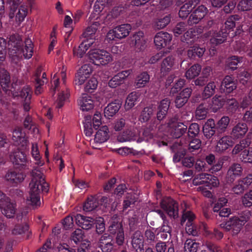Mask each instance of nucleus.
<instances>
[{
    "instance_id": "1",
    "label": "nucleus",
    "mask_w": 252,
    "mask_h": 252,
    "mask_svg": "<svg viewBox=\"0 0 252 252\" xmlns=\"http://www.w3.org/2000/svg\"><path fill=\"white\" fill-rule=\"evenodd\" d=\"M31 181L29 184V194L26 198L27 205L32 207L39 206L41 190L47 192L48 184L45 181L43 173L38 168L33 169L31 173Z\"/></svg>"
},
{
    "instance_id": "2",
    "label": "nucleus",
    "mask_w": 252,
    "mask_h": 252,
    "mask_svg": "<svg viewBox=\"0 0 252 252\" xmlns=\"http://www.w3.org/2000/svg\"><path fill=\"white\" fill-rule=\"evenodd\" d=\"M8 46L9 57L15 63H17L23 56L25 59H29L32 56L33 44L30 39L25 40L24 46L18 35H11L9 38Z\"/></svg>"
},
{
    "instance_id": "3",
    "label": "nucleus",
    "mask_w": 252,
    "mask_h": 252,
    "mask_svg": "<svg viewBox=\"0 0 252 252\" xmlns=\"http://www.w3.org/2000/svg\"><path fill=\"white\" fill-rule=\"evenodd\" d=\"M58 71H56L54 75L52 82L55 89H56L59 84V77L61 76L63 81V84L60 87L58 94V98L56 100V106L60 108L63 106L64 103L69 96L68 89L65 86V79L66 76V67L63 63H60L58 65Z\"/></svg>"
},
{
    "instance_id": "4",
    "label": "nucleus",
    "mask_w": 252,
    "mask_h": 252,
    "mask_svg": "<svg viewBox=\"0 0 252 252\" xmlns=\"http://www.w3.org/2000/svg\"><path fill=\"white\" fill-rule=\"evenodd\" d=\"M240 19V17L237 15L231 16L226 19L224 23L225 32H223L222 30L217 32H210V33L212 35L210 40L212 46L214 47L224 42L226 40L229 32L233 31L235 27L236 22Z\"/></svg>"
},
{
    "instance_id": "5",
    "label": "nucleus",
    "mask_w": 252,
    "mask_h": 252,
    "mask_svg": "<svg viewBox=\"0 0 252 252\" xmlns=\"http://www.w3.org/2000/svg\"><path fill=\"white\" fill-rule=\"evenodd\" d=\"M250 216V211H244L240 215L239 218L232 217L226 222L222 223L220 226L225 231H231L233 235H237L240 231L242 226L249 220Z\"/></svg>"
},
{
    "instance_id": "6",
    "label": "nucleus",
    "mask_w": 252,
    "mask_h": 252,
    "mask_svg": "<svg viewBox=\"0 0 252 252\" xmlns=\"http://www.w3.org/2000/svg\"><path fill=\"white\" fill-rule=\"evenodd\" d=\"M88 56L91 62L97 66H105L113 61L111 54L103 49H91L88 53Z\"/></svg>"
},
{
    "instance_id": "7",
    "label": "nucleus",
    "mask_w": 252,
    "mask_h": 252,
    "mask_svg": "<svg viewBox=\"0 0 252 252\" xmlns=\"http://www.w3.org/2000/svg\"><path fill=\"white\" fill-rule=\"evenodd\" d=\"M131 30L130 25L122 24L110 30L106 35V39L109 41H117L128 36Z\"/></svg>"
},
{
    "instance_id": "8",
    "label": "nucleus",
    "mask_w": 252,
    "mask_h": 252,
    "mask_svg": "<svg viewBox=\"0 0 252 252\" xmlns=\"http://www.w3.org/2000/svg\"><path fill=\"white\" fill-rule=\"evenodd\" d=\"M187 126L183 123L178 122L176 119L169 121L165 132L166 134L175 138L182 136L187 131Z\"/></svg>"
},
{
    "instance_id": "9",
    "label": "nucleus",
    "mask_w": 252,
    "mask_h": 252,
    "mask_svg": "<svg viewBox=\"0 0 252 252\" xmlns=\"http://www.w3.org/2000/svg\"><path fill=\"white\" fill-rule=\"evenodd\" d=\"M206 181L204 185L197 188V190L201 192L204 196L210 198L212 195L209 189L217 187L219 184V181L216 177L209 174L207 175Z\"/></svg>"
},
{
    "instance_id": "10",
    "label": "nucleus",
    "mask_w": 252,
    "mask_h": 252,
    "mask_svg": "<svg viewBox=\"0 0 252 252\" xmlns=\"http://www.w3.org/2000/svg\"><path fill=\"white\" fill-rule=\"evenodd\" d=\"M172 36L167 32H158L154 37V43L157 48L161 49L164 48L169 49Z\"/></svg>"
},
{
    "instance_id": "11",
    "label": "nucleus",
    "mask_w": 252,
    "mask_h": 252,
    "mask_svg": "<svg viewBox=\"0 0 252 252\" xmlns=\"http://www.w3.org/2000/svg\"><path fill=\"white\" fill-rule=\"evenodd\" d=\"M25 178L26 175L24 173L14 170H8L4 177L5 181L13 186L22 183Z\"/></svg>"
},
{
    "instance_id": "12",
    "label": "nucleus",
    "mask_w": 252,
    "mask_h": 252,
    "mask_svg": "<svg viewBox=\"0 0 252 252\" xmlns=\"http://www.w3.org/2000/svg\"><path fill=\"white\" fill-rule=\"evenodd\" d=\"M161 208L170 217L175 218L178 216V205L171 198H164L161 202Z\"/></svg>"
},
{
    "instance_id": "13",
    "label": "nucleus",
    "mask_w": 252,
    "mask_h": 252,
    "mask_svg": "<svg viewBox=\"0 0 252 252\" xmlns=\"http://www.w3.org/2000/svg\"><path fill=\"white\" fill-rule=\"evenodd\" d=\"M109 232L116 235V242L119 246L122 245L125 242V235L122 225L119 222H114L109 227Z\"/></svg>"
},
{
    "instance_id": "14",
    "label": "nucleus",
    "mask_w": 252,
    "mask_h": 252,
    "mask_svg": "<svg viewBox=\"0 0 252 252\" xmlns=\"http://www.w3.org/2000/svg\"><path fill=\"white\" fill-rule=\"evenodd\" d=\"M92 72V68L90 64H85L78 70L75 78L76 85H81L88 80Z\"/></svg>"
},
{
    "instance_id": "15",
    "label": "nucleus",
    "mask_w": 252,
    "mask_h": 252,
    "mask_svg": "<svg viewBox=\"0 0 252 252\" xmlns=\"http://www.w3.org/2000/svg\"><path fill=\"white\" fill-rule=\"evenodd\" d=\"M31 93V89L28 86L24 87L21 91L19 93L16 92L12 93V95L14 97L20 96L22 99L24 100L23 107L25 111H29L31 108L30 105Z\"/></svg>"
},
{
    "instance_id": "16",
    "label": "nucleus",
    "mask_w": 252,
    "mask_h": 252,
    "mask_svg": "<svg viewBox=\"0 0 252 252\" xmlns=\"http://www.w3.org/2000/svg\"><path fill=\"white\" fill-rule=\"evenodd\" d=\"M94 98L87 94H83L78 99V104L80 110L89 111L94 106Z\"/></svg>"
},
{
    "instance_id": "17",
    "label": "nucleus",
    "mask_w": 252,
    "mask_h": 252,
    "mask_svg": "<svg viewBox=\"0 0 252 252\" xmlns=\"http://www.w3.org/2000/svg\"><path fill=\"white\" fill-rule=\"evenodd\" d=\"M208 12V9L204 5H200L192 13L188 20L189 25L198 23Z\"/></svg>"
},
{
    "instance_id": "18",
    "label": "nucleus",
    "mask_w": 252,
    "mask_h": 252,
    "mask_svg": "<svg viewBox=\"0 0 252 252\" xmlns=\"http://www.w3.org/2000/svg\"><path fill=\"white\" fill-rule=\"evenodd\" d=\"M234 144V139L229 135L223 136L218 141L215 148L216 151L222 153L232 147Z\"/></svg>"
},
{
    "instance_id": "19",
    "label": "nucleus",
    "mask_w": 252,
    "mask_h": 252,
    "mask_svg": "<svg viewBox=\"0 0 252 252\" xmlns=\"http://www.w3.org/2000/svg\"><path fill=\"white\" fill-rule=\"evenodd\" d=\"M178 65V59L176 56H168L163 60L161 66V72L165 74Z\"/></svg>"
},
{
    "instance_id": "20",
    "label": "nucleus",
    "mask_w": 252,
    "mask_h": 252,
    "mask_svg": "<svg viewBox=\"0 0 252 252\" xmlns=\"http://www.w3.org/2000/svg\"><path fill=\"white\" fill-rule=\"evenodd\" d=\"M10 159L13 164L21 167L26 166L27 163H28L26 156L22 152L18 150L10 154Z\"/></svg>"
},
{
    "instance_id": "21",
    "label": "nucleus",
    "mask_w": 252,
    "mask_h": 252,
    "mask_svg": "<svg viewBox=\"0 0 252 252\" xmlns=\"http://www.w3.org/2000/svg\"><path fill=\"white\" fill-rule=\"evenodd\" d=\"M76 223L84 229L88 230L92 228L94 224V219L77 214L75 216Z\"/></svg>"
},
{
    "instance_id": "22",
    "label": "nucleus",
    "mask_w": 252,
    "mask_h": 252,
    "mask_svg": "<svg viewBox=\"0 0 252 252\" xmlns=\"http://www.w3.org/2000/svg\"><path fill=\"white\" fill-rule=\"evenodd\" d=\"M121 106L122 101L120 100H115L109 103L104 109L105 117L109 119L113 117L118 112Z\"/></svg>"
},
{
    "instance_id": "23",
    "label": "nucleus",
    "mask_w": 252,
    "mask_h": 252,
    "mask_svg": "<svg viewBox=\"0 0 252 252\" xmlns=\"http://www.w3.org/2000/svg\"><path fill=\"white\" fill-rule=\"evenodd\" d=\"M109 137V129L107 126H104L96 132L94 139L91 142L92 144H101L106 142Z\"/></svg>"
},
{
    "instance_id": "24",
    "label": "nucleus",
    "mask_w": 252,
    "mask_h": 252,
    "mask_svg": "<svg viewBox=\"0 0 252 252\" xmlns=\"http://www.w3.org/2000/svg\"><path fill=\"white\" fill-rule=\"evenodd\" d=\"M0 209L2 213L7 218H11L14 217L16 213V205L11 202L8 197L7 201H4V203L0 206Z\"/></svg>"
},
{
    "instance_id": "25",
    "label": "nucleus",
    "mask_w": 252,
    "mask_h": 252,
    "mask_svg": "<svg viewBox=\"0 0 252 252\" xmlns=\"http://www.w3.org/2000/svg\"><path fill=\"white\" fill-rule=\"evenodd\" d=\"M192 92L191 88H187L184 89L176 97L175 103L177 108H181L188 101Z\"/></svg>"
},
{
    "instance_id": "26",
    "label": "nucleus",
    "mask_w": 252,
    "mask_h": 252,
    "mask_svg": "<svg viewBox=\"0 0 252 252\" xmlns=\"http://www.w3.org/2000/svg\"><path fill=\"white\" fill-rule=\"evenodd\" d=\"M242 168L240 164L234 163L232 164L227 171L226 178L229 183L233 182L238 177L242 174Z\"/></svg>"
},
{
    "instance_id": "27",
    "label": "nucleus",
    "mask_w": 252,
    "mask_h": 252,
    "mask_svg": "<svg viewBox=\"0 0 252 252\" xmlns=\"http://www.w3.org/2000/svg\"><path fill=\"white\" fill-rule=\"evenodd\" d=\"M146 41L144 39V33L139 31L134 34L132 37L131 45L137 50L141 51L145 48Z\"/></svg>"
},
{
    "instance_id": "28",
    "label": "nucleus",
    "mask_w": 252,
    "mask_h": 252,
    "mask_svg": "<svg viewBox=\"0 0 252 252\" xmlns=\"http://www.w3.org/2000/svg\"><path fill=\"white\" fill-rule=\"evenodd\" d=\"M93 44V39L91 40H85L83 41L77 48L73 49L74 56L81 58L85 54L89 48Z\"/></svg>"
},
{
    "instance_id": "29",
    "label": "nucleus",
    "mask_w": 252,
    "mask_h": 252,
    "mask_svg": "<svg viewBox=\"0 0 252 252\" xmlns=\"http://www.w3.org/2000/svg\"><path fill=\"white\" fill-rule=\"evenodd\" d=\"M132 245L136 252H144V240L140 232H136L132 239Z\"/></svg>"
},
{
    "instance_id": "30",
    "label": "nucleus",
    "mask_w": 252,
    "mask_h": 252,
    "mask_svg": "<svg viewBox=\"0 0 252 252\" xmlns=\"http://www.w3.org/2000/svg\"><path fill=\"white\" fill-rule=\"evenodd\" d=\"M109 235L105 234L99 239L98 247L103 252H110L113 249V244L111 243Z\"/></svg>"
},
{
    "instance_id": "31",
    "label": "nucleus",
    "mask_w": 252,
    "mask_h": 252,
    "mask_svg": "<svg viewBox=\"0 0 252 252\" xmlns=\"http://www.w3.org/2000/svg\"><path fill=\"white\" fill-rule=\"evenodd\" d=\"M216 125L213 119H210L207 121L203 127L204 136L207 138H211L215 133Z\"/></svg>"
},
{
    "instance_id": "32",
    "label": "nucleus",
    "mask_w": 252,
    "mask_h": 252,
    "mask_svg": "<svg viewBox=\"0 0 252 252\" xmlns=\"http://www.w3.org/2000/svg\"><path fill=\"white\" fill-rule=\"evenodd\" d=\"M12 140L16 144H21L22 146L27 144V139L25 138V134L22 132V128L17 127L12 132Z\"/></svg>"
},
{
    "instance_id": "33",
    "label": "nucleus",
    "mask_w": 252,
    "mask_h": 252,
    "mask_svg": "<svg viewBox=\"0 0 252 252\" xmlns=\"http://www.w3.org/2000/svg\"><path fill=\"white\" fill-rule=\"evenodd\" d=\"M221 87L224 92L230 93L236 88V85L234 79L230 76H227L223 79Z\"/></svg>"
},
{
    "instance_id": "34",
    "label": "nucleus",
    "mask_w": 252,
    "mask_h": 252,
    "mask_svg": "<svg viewBox=\"0 0 252 252\" xmlns=\"http://www.w3.org/2000/svg\"><path fill=\"white\" fill-rule=\"evenodd\" d=\"M140 94L138 93L133 92L130 93L127 96L124 105L126 110H130L139 100Z\"/></svg>"
},
{
    "instance_id": "35",
    "label": "nucleus",
    "mask_w": 252,
    "mask_h": 252,
    "mask_svg": "<svg viewBox=\"0 0 252 252\" xmlns=\"http://www.w3.org/2000/svg\"><path fill=\"white\" fill-rule=\"evenodd\" d=\"M248 129V126L245 123H238L232 129L231 135L234 138H239L245 135Z\"/></svg>"
},
{
    "instance_id": "36",
    "label": "nucleus",
    "mask_w": 252,
    "mask_h": 252,
    "mask_svg": "<svg viewBox=\"0 0 252 252\" xmlns=\"http://www.w3.org/2000/svg\"><path fill=\"white\" fill-rule=\"evenodd\" d=\"M99 24L97 22L94 23L91 26L87 28L83 33V36L86 38V40H91L93 39V43L94 41V34L96 32Z\"/></svg>"
},
{
    "instance_id": "37",
    "label": "nucleus",
    "mask_w": 252,
    "mask_h": 252,
    "mask_svg": "<svg viewBox=\"0 0 252 252\" xmlns=\"http://www.w3.org/2000/svg\"><path fill=\"white\" fill-rule=\"evenodd\" d=\"M170 20V15H166L163 18H158L154 21L153 27L156 30H161L168 25Z\"/></svg>"
},
{
    "instance_id": "38",
    "label": "nucleus",
    "mask_w": 252,
    "mask_h": 252,
    "mask_svg": "<svg viewBox=\"0 0 252 252\" xmlns=\"http://www.w3.org/2000/svg\"><path fill=\"white\" fill-rule=\"evenodd\" d=\"M0 84L3 90L7 92L10 85V76L5 70H0Z\"/></svg>"
},
{
    "instance_id": "39",
    "label": "nucleus",
    "mask_w": 252,
    "mask_h": 252,
    "mask_svg": "<svg viewBox=\"0 0 252 252\" xmlns=\"http://www.w3.org/2000/svg\"><path fill=\"white\" fill-rule=\"evenodd\" d=\"M149 75L147 72H142L136 78L135 86L137 88L143 87L149 82Z\"/></svg>"
},
{
    "instance_id": "40",
    "label": "nucleus",
    "mask_w": 252,
    "mask_h": 252,
    "mask_svg": "<svg viewBox=\"0 0 252 252\" xmlns=\"http://www.w3.org/2000/svg\"><path fill=\"white\" fill-rule=\"evenodd\" d=\"M216 85L215 82H209L205 87L202 93V97L207 99L212 96L215 93Z\"/></svg>"
},
{
    "instance_id": "41",
    "label": "nucleus",
    "mask_w": 252,
    "mask_h": 252,
    "mask_svg": "<svg viewBox=\"0 0 252 252\" xmlns=\"http://www.w3.org/2000/svg\"><path fill=\"white\" fill-rule=\"evenodd\" d=\"M98 205L97 199L95 197L90 196L83 206V210L86 212L92 211L95 209Z\"/></svg>"
},
{
    "instance_id": "42",
    "label": "nucleus",
    "mask_w": 252,
    "mask_h": 252,
    "mask_svg": "<svg viewBox=\"0 0 252 252\" xmlns=\"http://www.w3.org/2000/svg\"><path fill=\"white\" fill-rule=\"evenodd\" d=\"M199 244L192 239H187L184 244V252H196Z\"/></svg>"
},
{
    "instance_id": "43",
    "label": "nucleus",
    "mask_w": 252,
    "mask_h": 252,
    "mask_svg": "<svg viewBox=\"0 0 252 252\" xmlns=\"http://www.w3.org/2000/svg\"><path fill=\"white\" fill-rule=\"evenodd\" d=\"M201 67L199 64H194L191 66L186 72L187 79H191L197 76L200 73Z\"/></svg>"
},
{
    "instance_id": "44",
    "label": "nucleus",
    "mask_w": 252,
    "mask_h": 252,
    "mask_svg": "<svg viewBox=\"0 0 252 252\" xmlns=\"http://www.w3.org/2000/svg\"><path fill=\"white\" fill-rule=\"evenodd\" d=\"M155 110V107L153 106L145 107L141 112L139 121L141 122H146L148 121L153 114Z\"/></svg>"
},
{
    "instance_id": "45",
    "label": "nucleus",
    "mask_w": 252,
    "mask_h": 252,
    "mask_svg": "<svg viewBox=\"0 0 252 252\" xmlns=\"http://www.w3.org/2000/svg\"><path fill=\"white\" fill-rule=\"evenodd\" d=\"M230 119L227 116L222 117L217 123L216 128L220 132H224L229 124Z\"/></svg>"
},
{
    "instance_id": "46",
    "label": "nucleus",
    "mask_w": 252,
    "mask_h": 252,
    "mask_svg": "<svg viewBox=\"0 0 252 252\" xmlns=\"http://www.w3.org/2000/svg\"><path fill=\"white\" fill-rule=\"evenodd\" d=\"M192 1H189L184 4L180 8L179 12V15L182 18H185L192 9Z\"/></svg>"
},
{
    "instance_id": "47",
    "label": "nucleus",
    "mask_w": 252,
    "mask_h": 252,
    "mask_svg": "<svg viewBox=\"0 0 252 252\" xmlns=\"http://www.w3.org/2000/svg\"><path fill=\"white\" fill-rule=\"evenodd\" d=\"M31 155L35 161V163L37 165L42 166L43 164V162L40 160L41 156L40 155L38 145L36 143L32 144Z\"/></svg>"
},
{
    "instance_id": "48",
    "label": "nucleus",
    "mask_w": 252,
    "mask_h": 252,
    "mask_svg": "<svg viewBox=\"0 0 252 252\" xmlns=\"http://www.w3.org/2000/svg\"><path fill=\"white\" fill-rule=\"evenodd\" d=\"M72 20L71 18L68 16L66 15L64 17V27L65 28V32H66V34H67L66 36L65 37V41H66L68 37L70 35V34L71 33L72 31H73V27L72 26Z\"/></svg>"
},
{
    "instance_id": "49",
    "label": "nucleus",
    "mask_w": 252,
    "mask_h": 252,
    "mask_svg": "<svg viewBox=\"0 0 252 252\" xmlns=\"http://www.w3.org/2000/svg\"><path fill=\"white\" fill-rule=\"evenodd\" d=\"M224 104V101L220 96L216 95L213 98L212 104L210 108L213 112H216Z\"/></svg>"
},
{
    "instance_id": "50",
    "label": "nucleus",
    "mask_w": 252,
    "mask_h": 252,
    "mask_svg": "<svg viewBox=\"0 0 252 252\" xmlns=\"http://www.w3.org/2000/svg\"><path fill=\"white\" fill-rule=\"evenodd\" d=\"M240 159L244 163H252V148L245 149L241 152Z\"/></svg>"
},
{
    "instance_id": "51",
    "label": "nucleus",
    "mask_w": 252,
    "mask_h": 252,
    "mask_svg": "<svg viewBox=\"0 0 252 252\" xmlns=\"http://www.w3.org/2000/svg\"><path fill=\"white\" fill-rule=\"evenodd\" d=\"M251 141L247 139L241 140L240 143L234 147L232 150L233 154L236 155L244 149L250 146Z\"/></svg>"
},
{
    "instance_id": "52",
    "label": "nucleus",
    "mask_w": 252,
    "mask_h": 252,
    "mask_svg": "<svg viewBox=\"0 0 252 252\" xmlns=\"http://www.w3.org/2000/svg\"><path fill=\"white\" fill-rule=\"evenodd\" d=\"M237 8L241 11H250L252 9V0H241L237 5Z\"/></svg>"
},
{
    "instance_id": "53",
    "label": "nucleus",
    "mask_w": 252,
    "mask_h": 252,
    "mask_svg": "<svg viewBox=\"0 0 252 252\" xmlns=\"http://www.w3.org/2000/svg\"><path fill=\"white\" fill-rule=\"evenodd\" d=\"M205 51V50L204 48H200L198 47H191L188 50V55L189 58H192L195 55L198 57H201L204 54Z\"/></svg>"
},
{
    "instance_id": "54",
    "label": "nucleus",
    "mask_w": 252,
    "mask_h": 252,
    "mask_svg": "<svg viewBox=\"0 0 252 252\" xmlns=\"http://www.w3.org/2000/svg\"><path fill=\"white\" fill-rule=\"evenodd\" d=\"M84 132L86 136H91L93 132V129L91 123V117L87 116L85 118L84 122Z\"/></svg>"
},
{
    "instance_id": "55",
    "label": "nucleus",
    "mask_w": 252,
    "mask_h": 252,
    "mask_svg": "<svg viewBox=\"0 0 252 252\" xmlns=\"http://www.w3.org/2000/svg\"><path fill=\"white\" fill-rule=\"evenodd\" d=\"M28 12L26 6L22 5L19 8L16 14V20L19 23H21L25 19Z\"/></svg>"
},
{
    "instance_id": "56",
    "label": "nucleus",
    "mask_w": 252,
    "mask_h": 252,
    "mask_svg": "<svg viewBox=\"0 0 252 252\" xmlns=\"http://www.w3.org/2000/svg\"><path fill=\"white\" fill-rule=\"evenodd\" d=\"M84 234L83 231L80 229H76L71 236V239L74 242L75 244L82 242V243H86V240L83 239Z\"/></svg>"
},
{
    "instance_id": "57",
    "label": "nucleus",
    "mask_w": 252,
    "mask_h": 252,
    "mask_svg": "<svg viewBox=\"0 0 252 252\" xmlns=\"http://www.w3.org/2000/svg\"><path fill=\"white\" fill-rule=\"evenodd\" d=\"M242 58L236 56H232L227 60V65L231 69L234 70L237 68V64L242 62Z\"/></svg>"
},
{
    "instance_id": "58",
    "label": "nucleus",
    "mask_w": 252,
    "mask_h": 252,
    "mask_svg": "<svg viewBox=\"0 0 252 252\" xmlns=\"http://www.w3.org/2000/svg\"><path fill=\"white\" fill-rule=\"evenodd\" d=\"M207 113V109L203 105H200L196 109L195 117L198 120H203L206 118Z\"/></svg>"
},
{
    "instance_id": "59",
    "label": "nucleus",
    "mask_w": 252,
    "mask_h": 252,
    "mask_svg": "<svg viewBox=\"0 0 252 252\" xmlns=\"http://www.w3.org/2000/svg\"><path fill=\"white\" fill-rule=\"evenodd\" d=\"M97 86V81L95 78H89L85 86V91L91 92L92 90H95Z\"/></svg>"
},
{
    "instance_id": "60",
    "label": "nucleus",
    "mask_w": 252,
    "mask_h": 252,
    "mask_svg": "<svg viewBox=\"0 0 252 252\" xmlns=\"http://www.w3.org/2000/svg\"><path fill=\"white\" fill-rule=\"evenodd\" d=\"M195 219L194 214L190 211L185 212L182 216L181 224L183 225L184 223L187 221L186 224L192 223V221Z\"/></svg>"
},
{
    "instance_id": "61",
    "label": "nucleus",
    "mask_w": 252,
    "mask_h": 252,
    "mask_svg": "<svg viewBox=\"0 0 252 252\" xmlns=\"http://www.w3.org/2000/svg\"><path fill=\"white\" fill-rule=\"evenodd\" d=\"M94 224H95L96 231L97 233H102L104 231L105 228L104 220L102 218H96L94 220Z\"/></svg>"
},
{
    "instance_id": "62",
    "label": "nucleus",
    "mask_w": 252,
    "mask_h": 252,
    "mask_svg": "<svg viewBox=\"0 0 252 252\" xmlns=\"http://www.w3.org/2000/svg\"><path fill=\"white\" fill-rule=\"evenodd\" d=\"M243 204L246 207L252 206V189L247 192L242 198Z\"/></svg>"
},
{
    "instance_id": "63",
    "label": "nucleus",
    "mask_w": 252,
    "mask_h": 252,
    "mask_svg": "<svg viewBox=\"0 0 252 252\" xmlns=\"http://www.w3.org/2000/svg\"><path fill=\"white\" fill-rule=\"evenodd\" d=\"M199 127L196 123L191 124L189 128L188 135L190 137H194L197 136L199 132Z\"/></svg>"
},
{
    "instance_id": "64",
    "label": "nucleus",
    "mask_w": 252,
    "mask_h": 252,
    "mask_svg": "<svg viewBox=\"0 0 252 252\" xmlns=\"http://www.w3.org/2000/svg\"><path fill=\"white\" fill-rule=\"evenodd\" d=\"M55 248L57 252H76L75 249L68 248V246L63 243L61 242L59 244L55 246Z\"/></svg>"
}]
</instances>
